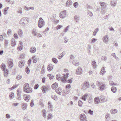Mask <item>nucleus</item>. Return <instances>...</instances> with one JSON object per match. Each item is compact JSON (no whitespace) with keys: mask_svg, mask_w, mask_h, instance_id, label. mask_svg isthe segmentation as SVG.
<instances>
[{"mask_svg":"<svg viewBox=\"0 0 121 121\" xmlns=\"http://www.w3.org/2000/svg\"><path fill=\"white\" fill-rule=\"evenodd\" d=\"M24 65V61L23 60H21L19 62L18 66L19 67L21 68L23 67Z\"/></svg>","mask_w":121,"mask_h":121,"instance_id":"9d476101","label":"nucleus"},{"mask_svg":"<svg viewBox=\"0 0 121 121\" xmlns=\"http://www.w3.org/2000/svg\"><path fill=\"white\" fill-rule=\"evenodd\" d=\"M69 26H68L64 30V32H65L66 33V32L69 29Z\"/></svg>","mask_w":121,"mask_h":121,"instance_id":"603ef678","label":"nucleus"},{"mask_svg":"<svg viewBox=\"0 0 121 121\" xmlns=\"http://www.w3.org/2000/svg\"><path fill=\"white\" fill-rule=\"evenodd\" d=\"M82 72V68L80 67H78L76 70V73L77 74L80 75Z\"/></svg>","mask_w":121,"mask_h":121,"instance_id":"423d86ee","label":"nucleus"},{"mask_svg":"<svg viewBox=\"0 0 121 121\" xmlns=\"http://www.w3.org/2000/svg\"><path fill=\"white\" fill-rule=\"evenodd\" d=\"M26 72L27 74H28L30 72L29 69L28 67H26Z\"/></svg>","mask_w":121,"mask_h":121,"instance_id":"3c124183","label":"nucleus"},{"mask_svg":"<svg viewBox=\"0 0 121 121\" xmlns=\"http://www.w3.org/2000/svg\"><path fill=\"white\" fill-rule=\"evenodd\" d=\"M23 98L26 101L28 102L30 100V96L26 95H24L23 96Z\"/></svg>","mask_w":121,"mask_h":121,"instance_id":"6e6552de","label":"nucleus"},{"mask_svg":"<svg viewBox=\"0 0 121 121\" xmlns=\"http://www.w3.org/2000/svg\"><path fill=\"white\" fill-rule=\"evenodd\" d=\"M37 31L36 30V29H34L32 30V33L34 35L36 36L37 35Z\"/></svg>","mask_w":121,"mask_h":121,"instance_id":"7c9ffc66","label":"nucleus"},{"mask_svg":"<svg viewBox=\"0 0 121 121\" xmlns=\"http://www.w3.org/2000/svg\"><path fill=\"white\" fill-rule=\"evenodd\" d=\"M109 84L111 86L113 85L114 82L112 81H110L109 82Z\"/></svg>","mask_w":121,"mask_h":121,"instance_id":"338daca9","label":"nucleus"},{"mask_svg":"<svg viewBox=\"0 0 121 121\" xmlns=\"http://www.w3.org/2000/svg\"><path fill=\"white\" fill-rule=\"evenodd\" d=\"M111 91L114 93H115L117 91V89L115 87L113 86L112 87L111 89Z\"/></svg>","mask_w":121,"mask_h":121,"instance_id":"c9c22d12","label":"nucleus"},{"mask_svg":"<svg viewBox=\"0 0 121 121\" xmlns=\"http://www.w3.org/2000/svg\"><path fill=\"white\" fill-rule=\"evenodd\" d=\"M64 56V55L63 54L61 55L60 54L58 56V59H60L61 58Z\"/></svg>","mask_w":121,"mask_h":121,"instance_id":"69168bd1","label":"nucleus"},{"mask_svg":"<svg viewBox=\"0 0 121 121\" xmlns=\"http://www.w3.org/2000/svg\"><path fill=\"white\" fill-rule=\"evenodd\" d=\"M100 97L101 98L100 99L101 103H102L105 101V97L104 96L102 95Z\"/></svg>","mask_w":121,"mask_h":121,"instance_id":"4be33fe9","label":"nucleus"},{"mask_svg":"<svg viewBox=\"0 0 121 121\" xmlns=\"http://www.w3.org/2000/svg\"><path fill=\"white\" fill-rule=\"evenodd\" d=\"M105 87V85L102 84L99 87V89L100 91H102L104 90Z\"/></svg>","mask_w":121,"mask_h":121,"instance_id":"a18cd8bd","label":"nucleus"},{"mask_svg":"<svg viewBox=\"0 0 121 121\" xmlns=\"http://www.w3.org/2000/svg\"><path fill=\"white\" fill-rule=\"evenodd\" d=\"M51 97L54 99L56 100L57 99V97L56 95H52L51 96Z\"/></svg>","mask_w":121,"mask_h":121,"instance_id":"5fc2aeb1","label":"nucleus"},{"mask_svg":"<svg viewBox=\"0 0 121 121\" xmlns=\"http://www.w3.org/2000/svg\"><path fill=\"white\" fill-rule=\"evenodd\" d=\"M89 86V83L88 82H84L83 83V85L82 88V89L83 90H85Z\"/></svg>","mask_w":121,"mask_h":121,"instance_id":"7ed1b4c3","label":"nucleus"},{"mask_svg":"<svg viewBox=\"0 0 121 121\" xmlns=\"http://www.w3.org/2000/svg\"><path fill=\"white\" fill-rule=\"evenodd\" d=\"M18 12L20 13H22V9L21 8H20L19 10L18 11Z\"/></svg>","mask_w":121,"mask_h":121,"instance_id":"0e129e2a","label":"nucleus"},{"mask_svg":"<svg viewBox=\"0 0 121 121\" xmlns=\"http://www.w3.org/2000/svg\"><path fill=\"white\" fill-rule=\"evenodd\" d=\"M97 40V39L95 38H93L91 40V43H95Z\"/></svg>","mask_w":121,"mask_h":121,"instance_id":"8fccbe9b","label":"nucleus"},{"mask_svg":"<svg viewBox=\"0 0 121 121\" xmlns=\"http://www.w3.org/2000/svg\"><path fill=\"white\" fill-rule=\"evenodd\" d=\"M39 86L37 84H36L34 88L35 89H36L38 88Z\"/></svg>","mask_w":121,"mask_h":121,"instance_id":"052dcab7","label":"nucleus"},{"mask_svg":"<svg viewBox=\"0 0 121 121\" xmlns=\"http://www.w3.org/2000/svg\"><path fill=\"white\" fill-rule=\"evenodd\" d=\"M106 72V71H105L104 68V67H102L100 73V74L102 75H103Z\"/></svg>","mask_w":121,"mask_h":121,"instance_id":"393cba45","label":"nucleus"},{"mask_svg":"<svg viewBox=\"0 0 121 121\" xmlns=\"http://www.w3.org/2000/svg\"><path fill=\"white\" fill-rule=\"evenodd\" d=\"M79 18L80 17L79 16L76 15L74 17V19L77 22H78L79 21Z\"/></svg>","mask_w":121,"mask_h":121,"instance_id":"4c0bfd02","label":"nucleus"},{"mask_svg":"<svg viewBox=\"0 0 121 121\" xmlns=\"http://www.w3.org/2000/svg\"><path fill=\"white\" fill-rule=\"evenodd\" d=\"M94 101L95 104H99V102H100V99L98 97L95 98L94 99Z\"/></svg>","mask_w":121,"mask_h":121,"instance_id":"4468645a","label":"nucleus"},{"mask_svg":"<svg viewBox=\"0 0 121 121\" xmlns=\"http://www.w3.org/2000/svg\"><path fill=\"white\" fill-rule=\"evenodd\" d=\"M35 56L32 57V59H33V62L34 63H35L37 61V58H35Z\"/></svg>","mask_w":121,"mask_h":121,"instance_id":"a19ab883","label":"nucleus"},{"mask_svg":"<svg viewBox=\"0 0 121 121\" xmlns=\"http://www.w3.org/2000/svg\"><path fill=\"white\" fill-rule=\"evenodd\" d=\"M3 71L4 72V77H7L9 72L8 70L7 69H6L5 71Z\"/></svg>","mask_w":121,"mask_h":121,"instance_id":"c85d7f7f","label":"nucleus"},{"mask_svg":"<svg viewBox=\"0 0 121 121\" xmlns=\"http://www.w3.org/2000/svg\"><path fill=\"white\" fill-rule=\"evenodd\" d=\"M88 13L89 15L91 17H92L93 16L92 13L89 10H88Z\"/></svg>","mask_w":121,"mask_h":121,"instance_id":"680f3d73","label":"nucleus"},{"mask_svg":"<svg viewBox=\"0 0 121 121\" xmlns=\"http://www.w3.org/2000/svg\"><path fill=\"white\" fill-rule=\"evenodd\" d=\"M0 67L3 71H5L6 70V65L4 63H2Z\"/></svg>","mask_w":121,"mask_h":121,"instance_id":"ddd939ff","label":"nucleus"},{"mask_svg":"<svg viewBox=\"0 0 121 121\" xmlns=\"http://www.w3.org/2000/svg\"><path fill=\"white\" fill-rule=\"evenodd\" d=\"M104 42L105 43H107L108 41V35H105L103 38Z\"/></svg>","mask_w":121,"mask_h":121,"instance_id":"0eeeda50","label":"nucleus"},{"mask_svg":"<svg viewBox=\"0 0 121 121\" xmlns=\"http://www.w3.org/2000/svg\"><path fill=\"white\" fill-rule=\"evenodd\" d=\"M55 91L58 94L60 95L61 94V88H59L57 89H56Z\"/></svg>","mask_w":121,"mask_h":121,"instance_id":"5701e85b","label":"nucleus"},{"mask_svg":"<svg viewBox=\"0 0 121 121\" xmlns=\"http://www.w3.org/2000/svg\"><path fill=\"white\" fill-rule=\"evenodd\" d=\"M58 84L57 83L55 82L52 84V87L53 89L57 88L58 87Z\"/></svg>","mask_w":121,"mask_h":121,"instance_id":"72a5a7b5","label":"nucleus"},{"mask_svg":"<svg viewBox=\"0 0 121 121\" xmlns=\"http://www.w3.org/2000/svg\"><path fill=\"white\" fill-rule=\"evenodd\" d=\"M72 63L74 65L76 66H78L79 65L78 62L76 60H73L72 62Z\"/></svg>","mask_w":121,"mask_h":121,"instance_id":"cd10ccee","label":"nucleus"},{"mask_svg":"<svg viewBox=\"0 0 121 121\" xmlns=\"http://www.w3.org/2000/svg\"><path fill=\"white\" fill-rule=\"evenodd\" d=\"M21 91H20V89H18L17 91V94L18 96H20L21 94Z\"/></svg>","mask_w":121,"mask_h":121,"instance_id":"ea45409f","label":"nucleus"},{"mask_svg":"<svg viewBox=\"0 0 121 121\" xmlns=\"http://www.w3.org/2000/svg\"><path fill=\"white\" fill-rule=\"evenodd\" d=\"M45 22L42 17H40L39 19L38 26L40 28H42L45 25Z\"/></svg>","mask_w":121,"mask_h":121,"instance_id":"f257e3e1","label":"nucleus"},{"mask_svg":"<svg viewBox=\"0 0 121 121\" xmlns=\"http://www.w3.org/2000/svg\"><path fill=\"white\" fill-rule=\"evenodd\" d=\"M92 65L94 68L95 69L96 68V63L95 61H93L92 62Z\"/></svg>","mask_w":121,"mask_h":121,"instance_id":"79ce46f5","label":"nucleus"},{"mask_svg":"<svg viewBox=\"0 0 121 121\" xmlns=\"http://www.w3.org/2000/svg\"><path fill=\"white\" fill-rule=\"evenodd\" d=\"M83 102L81 100H79L78 102V104L79 106L81 107L82 106V105L83 104Z\"/></svg>","mask_w":121,"mask_h":121,"instance_id":"09e8293b","label":"nucleus"},{"mask_svg":"<svg viewBox=\"0 0 121 121\" xmlns=\"http://www.w3.org/2000/svg\"><path fill=\"white\" fill-rule=\"evenodd\" d=\"M48 108H53V105L51 104L50 102L49 101L48 102Z\"/></svg>","mask_w":121,"mask_h":121,"instance_id":"49530a36","label":"nucleus"},{"mask_svg":"<svg viewBox=\"0 0 121 121\" xmlns=\"http://www.w3.org/2000/svg\"><path fill=\"white\" fill-rule=\"evenodd\" d=\"M79 5L78 3L77 2H75L73 4V6L75 8H78Z\"/></svg>","mask_w":121,"mask_h":121,"instance_id":"37998d69","label":"nucleus"},{"mask_svg":"<svg viewBox=\"0 0 121 121\" xmlns=\"http://www.w3.org/2000/svg\"><path fill=\"white\" fill-rule=\"evenodd\" d=\"M62 27V26L61 25H58L56 27V29L57 30H58V29H60Z\"/></svg>","mask_w":121,"mask_h":121,"instance_id":"13d9d810","label":"nucleus"},{"mask_svg":"<svg viewBox=\"0 0 121 121\" xmlns=\"http://www.w3.org/2000/svg\"><path fill=\"white\" fill-rule=\"evenodd\" d=\"M101 59L103 60H106L107 59V58L106 56H102L101 57Z\"/></svg>","mask_w":121,"mask_h":121,"instance_id":"6e6d98bb","label":"nucleus"},{"mask_svg":"<svg viewBox=\"0 0 121 121\" xmlns=\"http://www.w3.org/2000/svg\"><path fill=\"white\" fill-rule=\"evenodd\" d=\"M99 30V29L98 28H97L95 29L94 31L93 32V35L94 36H95L97 33L98 32Z\"/></svg>","mask_w":121,"mask_h":121,"instance_id":"2f4dec72","label":"nucleus"},{"mask_svg":"<svg viewBox=\"0 0 121 121\" xmlns=\"http://www.w3.org/2000/svg\"><path fill=\"white\" fill-rule=\"evenodd\" d=\"M18 35L21 37H23V32L22 30L20 29H19L18 31Z\"/></svg>","mask_w":121,"mask_h":121,"instance_id":"6ab92c4d","label":"nucleus"},{"mask_svg":"<svg viewBox=\"0 0 121 121\" xmlns=\"http://www.w3.org/2000/svg\"><path fill=\"white\" fill-rule=\"evenodd\" d=\"M66 12L65 10H64L61 12L60 13L59 16L61 18H64L66 16Z\"/></svg>","mask_w":121,"mask_h":121,"instance_id":"20e7f679","label":"nucleus"},{"mask_svg":"<svg viewBox=\"0 0 121 121\" xmlns=\"http://www.w3.org/2000/svg\"><path fill=\"white\" fill-rule=\"evenodd\" d=\"M42 90L43 92V93H44L46 92V91L47 90L48 88L44 86H42Z\"/></svg>","mask_w":121,"mask_h":121,"instance_id":"412c9836","label":"nucleus"},{"mask_svg":"<svg viewBox=\"0 0 121 121\" xmlns=\"http://www.w3.org/2000/svg\"><path fill=\"white\" fill-rule=\"evenodd\" d=\"M106 8H102L101 9V14L104 15L106 12Z\"/></svg>","mask_w":121,"mask_h":121,"instance_id":"a878e982","label":"nucleus"},{"mask_svg":"<svg viewBox=\"0 0 121 121\" xmlns=\"http://www.w3.org/2000/svg\"><path fill=\"white\" fill-rule=\"evenodd\" d=\"M56 77L57 80H61V81L62 82V76H61L60 74H57L56 76Z\"/></svg>","mask_w":121,"mask_h":121,"instance_id":"dca6fc26","label":"nucleus"},{"mask_svg":"<svg viewBox=\"0 0 121 121\" xmlns=\"http://www.w3.org/2000/svg\"><path fill=\"white\" fill-rule=\"evenodd\" d=\"M29 84L28 83H26L24 85L23 91L25 92L28 93L30 92V89L28 88Z\"/></svg>","mask_w":121,"mask_h":121,"instance_id":"f03ea898","label":"nucleus"},{"mask_svg":"<svg viewBox=\"0 0 121 121\" xmlns=\"http://www.w3.org/2000/svg\"><path fill=\"white\" fill-rule=\"evenodd\" d=\"M8 66L9 68H12L13 66V61H8Z\"/></svg>","mask_w":121,"mask_h":121,"instance_id":"1a4fd4ad","label":"nucleus"},{"mask_svg":"<svg viewBox=\"0 0 121 121\" xmlns=\"http://www.w3.org/2000/svg\"><path fill=\"white\" fill-rule=\"evenodd\" d=\"M52 116V115L50 113L49 114H48V119H49L51 118Z\"/></svg>","mask_w":121,"mask_h":121,"instance_id":"bf43d9fd","label":"nucleus"},{"mask_svg":"<svg viewBox=\"0 0 121 121\" xmlns=\"http://www.w3.org/2000/svg\"><path fill=\"white\" fill-rule=\"evenodd\" d=\"M73 3L70 0H68L66 3V5L67 6H70Z\"/></svg>","mask_w":121,"mask_h":121,"instance_id":"b1692460","label":"nucleus"},{"mask_svg":"<svg viewBox=\"0 0 121 121\" xmlns=\"http://www.w3.org/2000/svg\"><path fill=\"white\" fill-rule=\"evenodd\" d=\"M9 8L8 7H6L3 10V12L4 14H6L7 13V10Z\"/></svg>","mask_w":121,"mask_h":121,"instance_id":"c756f323","label":"nucleus"},{"mask_svg":"<svg viewBox=\"0 0 121 121\" xmlns=\"http://www.w3.org/2000/svg\"><path fill=\"white\" fill-rule=\"evenodd\" d=\"M69 73H67L66 75H64L63 76H62V82L64 83L66 82V78L68 77Z\"/></svg>","mask_w":121,"mask_h":121,"instance_id":"39448f33","label":"nucleus"},{"mask_svg":"<svg viewBox=\"0 0 121 121\" xmlns=\"http://www.w3.org/2000/svg\"><path fill=\"white\" fill-rule=\"evenodd\" d=\"M93 102V99L91 97H90L88 99V102L90 104H92Z\"/></svg>","mask_w":121,"mask_h":121,"instance_id":"473e14b6","label":"nucleus"},{"mask_svg":"<svg viewBox=\"0 0 121 121\" xmlns=\"http://www.w3.org/2000/svg\"><path fill=\"white\" fill-rule=\"evenodd\" d=\"M53 65L52 64H50L48 65L47 69L49 71H50L53 68Z\"/></svg>","mask_w":121,"mask_h":121,"instance_id":"2eb2a0df","label":"nucleus"},{"mask_svg":"<svg viewBox=\"0 0 121 121\" xmlns=\"http://www.w3.org/2000/svg\"><path fill=\"white\" fill-rule=\"evenodd\" d=\"M23 47V46H20L18 47L17 49L20 51L22 49Z\"/></svg>","mask_w":121,"mask_h":121,"instance_id":"864d4df0","label":"nucleus"},{"mask_svg":"<svg viewBox=\"0 0 121 121\" xmlns=\"http://www.w3.org/2000/svg\"><path fill=\"white\" fill-rule=\"evenodd\" d=\"M14 96V94L13 93H11L10 94L9 96L12 99L13 98Z\"/></svg>","mask_w":121,"mask_h":121,"instance_id":"4d7b16f0","label":"nucleus"},{"mask_svg":"<svg viewBox=\"0 0 121 121\" xmlns=\"http://www.w3.org/2000/svg\"><path fill=\"white\" fill-rule=\"evenodd\" d=\"M117 110L116 109H112L110 111L111 113L113 114H114L117 113Z\"/></svg>","mask_w":121,"mask_h":121,"instance_id":"58836bf2","label":"nucleus"},{"mask_svg":"<svg viewBox=\"0 0 121 121\" xmlns=\"http://www.w3.org/2000/svg\"><path fill=\"white\" fill-rule=\"evenodd\" d=\"M34 105V100L33 99H32L31 101V107H32Z\"/></svg>","mask_w":121,"mask_h":121,"instance_id":"e2e57ef3","label":"nucleus"},{"mask_svg":"<svg viewBox=\"0 0 121 121\" xmlns=\"http://www.w3.org/2000/svg\"><path fill=\"white\" fill-rule=\"evenodd\" d=\"M22 77V76L20 75H19L17 77V79L18 80L20 79Z\"/></svg>","mask_w":121,"mask_h":121,"instance_id":"774afa93","label":"nucleus"},{"mask_svg":"<svg viewBox=\"0 0 121 121\" xmlns=\"http://www.w3.org/2000/svg\"><path fill=\"white\" fill-rule=\"evenodd\" d=\"M88 95L87 94H85L82 97V99L84 101H85L87 98V96Z\"/></svg>","mask_w":121,"mask_h":121,"instance_id":"e433bc0d","label":"nucleus"},{"mask_svg":"<svg viewBox=\"0 0 121 121\" xmlns=\"http://www.w3.org/2000/svg\"><path fill=\"white\" fill-rule=\"evenodd\" d=\"M11 45L13 47L15 46L16 44L15 40L14 39L12 38L11 39Z\"/></svg>","mask_w":121,"mask_h":121,"instance_id":"aec40b11","label":"nucleus"},{"mask_svg":"<svg viewBox=\"0 0 121 121\" xmlns=\"http://www.w3.org/2000/svg\"><path fill=\"white\" fill-rule=\"evenodd\" d=\"M117 1L115 0H112L110 3V5L112 6L115 7L116 5Z\"/></svg>","mask_w":121,"mask_h":121,"instance_id":"f8f14e48","label":"nucleus"},{"mask_svg":"<svg viewBox=\"0 0 121 121\" xmlns=\"http://www.w3.org/2000/svg\"><path fill=\"white\" fill-rule=\"evenodd\" d=\"M26 18L23 17L21 19V20L20 21V22H22L23 23V26H24L26 25V23H25V21H26Z\"/></svg>","mask_w":121,"mask_h":121,"instance_id":"bb28decb","label":"nucleus"},{"mask_svg":"<svg viewBox=\"0 0 121 121\" xmlns=\"http://www.w3.org/2000/svg\"><path fill=\"white\" fill-rule=\"evenodd\" d=\"M99 4L101 6L102 8H106V5L105 3L100 2Z\"/></svg>","mask_w":121,"mask_h":121,"instance_id":"a211bd4d","label":"nucleus"},{"mask_svg":"<svg viewBox=\"0 0 121 121\" xmlns=\"http://www.w3.org/2000/svg\"><path fill=\"white\" fill-rule=\"evenodd\" d=\"M42 115L43 117L44 118H46V110L45 109H43L42 110Z\"/></svg>","mask_w":121,"mask_h":121,"instance_id":"f3484780","label":"nucleus"},{"mask_svg":"<svg viewBox=\"0 0 121 121\" xmlns=\"http://www.w3.org/2000/svg\"><path fill=\"white\" fill-rule=\"evenodd\" d=\"M80 119L81 121H87L86 116L85 114L81 115L80 116Z\"/></svg>","mask_w":121,"mask_h":121,"instance_id":"9b49d317","label":"nucleus"},{"mask_svg":"<svg viewBox=\"0 0 121 121\" xmlns=\"http://www.w3.org/2000/svg\"><path fill=\"white\" fill-rule=\"evenodd\" d=\"M52 60L53 62L56 64L58 62L57 59L54 58H53L52 59Z\"/></svg>","mask_w":121,"mask_h":121,"instance_id":"de8ad7c7","label":"nucleus"},{"mask_svg":"<svg viewBox=\"0 0 121 121\" xmlns=\"http://www.w3.org/2000/svg\"><path fill=\"white\" fill-rule=\"evenodd\" d=\"M27 104L26 103H23L22 106V108L23 109H25L27 107Z\"/></svg>","mask_w":121,"mask_h":121,"instance_id":"c03bdc74","label":"nucleus"},{"mask_svg":"<svg viewBox=\"0 0 121 121\" xmlns=\"http://www.w3.org/2000/svg\"><path fill=\"white\" fill-rule=\"evenodd\" d=\"M36 51V49L35 47H32L31 48V53H34Z\"/></svg>","mask_w":121,"mask_h":121,"instance_id":"f704fd0d","label":"nucleus"}]
</instances>
